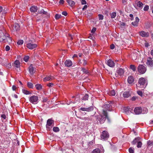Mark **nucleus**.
<instances>
[{
	"instance_id": "obj_1",
	"label": "nucleus",
	"mask_w": 153,
	"mask_h": 153,
	"mask_svg": "<svg viewBox=\"0 0 153 153\" xmlns=\"http://www.w3.org/2000/svg\"><path fill=\"white\" fill-rule=\"evenodd\" d=\"M103 106V108L104 109L102 110V111L97 117V119L101 123H104L107 118L108 120L106 111H110L111 109V106Z\"/></svg>"
},
{
	"instance_id": "obj_2",
	"label": "nucleus",
	"mask_w": 153,
	"mask_h": 153,
	"mask_svg": "<svg viewBox=\"0 0 153 153\" xmlns=\"http://www.w3.org/2000/svg\"><path fill=\"white\" fill-rule=\"evenodd\" d=\"M1 34L0 36V42H7L10 43L12 42V40L8 35L5 33V30H3L2 32H1Z\"/></svg>"
},
{
	"instance_id": "obj_3",
	"label": "nucleus",
	"mask_w": 153,
	"mask_h": 153,
	"mask_svg": "<svg viewBox=\"0 0 153 153\" xmlns=\"http://www.w3.org/2000/svg\"><path fill=\"white\" fill-rule=\"evenodd\" d=\"M54 125V121L51 119H48L47 122L46 127L48 130L51 129L52 127Z\"/></svg>"
},
{
	"instance_id": "obj_4",
	"label": "nucleus",
	"mask_w": 153,
	"mask_h": 153,
	"mask_svg": "<svg viewBox=\"0 0 153 153\" xmlns=\"http://www.w3.org/2000/svg\"><path fill=\"white\" fill-rule=\"evenodd\" d=\"M109 134L106 131H103L100 135L101 139L103 140H106L109 138Z\"/></svg>"
},
{
	"instance_id": "obj_5",
	"label": "nucleus",
	"mask_w": 153,
	"mask_h": 153,
	"mask_svg": "<svg viewBox=\"0 0 153 153\" xmlns=\"http://www.w3.org/2000/svg\"><path fill=\"white\" fill-rule=\"evenodd\" d=\"M29 100L33 104H36L38 102V97L37 96H33L30 97Z\"/></svg>"
},
{
	"instance_id": "obj_6",
	"label": "nucleus",
	"mask_w": 153,
	"mask_h": 153,
	"mask_svg": "<svg viewBox=\"0 0 153 153\" xmlns=\"http://www.w3.org/2000/svg\"><path fill=\"white\" fill-rule=\"evenodd\" d=\"M146 70V69L145 66L143 65H140L138 67V72L141 74H143L145 73Z\"/></svg>"
},
{
	"instance_id": "obj_7",
	"label": "nucleus",
	"mask_w": 153,
	"mask_h": 153,
	"mask_svg": "<svg viewBox=\"0 0 153 153\" xmlns=\"http://www.w3.org/2000/svg\"><path fill=\"white\" fill-rule=\"evenodd\" d=\"M124 73V69L122 68H118L116 71L115 73L116 76L117 77L119 76H122L123 75Z\"/></svg>"
},
{
	"instance_id": "obj_8",
	"label": "nucleus",
	"mask_w": 153,
	"mask_h": 153,
	"mask_svg": "<svg viewBox=\"0 0 153 153\" xmlns=\"http://www.w3.org/2000/svg\"><path fill=\"white\" fill-rule=\"evenodd\" d=\"M133 108L131 106H125L123 108V111L126 113L129 111L133 113Z\"/></svg>"
},
{
	"instance_id": "obj_9",
	"label": "nucleus",
	"mask_w": 153,
	"mask_h": 153,
	"mask_svg": "<svg viewBox=\"0 0 153 153\" xmlns=\"http://www.w3.org/2000/svg\"><path fill=\"white\" fill-rule=\"evenodd\" d=\"M139 140V139L138 138H135L134 140L132 142V143L134 145L137 143V146L138 148H141L142 146V143L140 141H138Z\"/></svg>"
},
{
	"instance_id": "obj_10",
	"label": "nucleus",
	"mask_w": 153,
	"mask_h": 153,
	"mask_svg": "<svg viewBox=\"0 0 153 153\" xmlns=\"http://www.w3.org/2000/svg\"><path fill=\"white\" fill-rule=\"evenodd\" d=\"M134 111L136 114H139L142 112V108L140 107H137L135 108Z\"/></svg>"
},
{
	"instance_id": "obj_11",
	"label": "nucleus",
	"mask_w": 153,
	"mask_h": 153,
	"mask_svg": "<svg viewBox=\"0 0 153 153\" xmlns=\"http://www.w3.org/2000/svg\"><path fill=\"white\" fill-rule=\"evenodd\" d=\"M27 47L30 49H33L36 47L37 45L35 44L28 43L27 45Z\"/></svg>"
},
{
	"instance_id": "obj_12",
	"label": "nucleus",
	"mask_w": 153,
	"mask_h": 153,
	"mask_svg": "<svg viewBox=\"0 0 153 153\" xmlns=\"http://www.w3.org/2000/svg\"><path fill=\"white\" fill-rule=\"evenodd\" d=\"M122 94L124 98H128L131 96V94L130 91H127L124 92L123 93H121L120 95Z\"/></svg>"
},
{
	"instance_id": "obj_13",
	"label": "nucleus",
	"mask_w": 153,
	"mask_h": 153,
	"mask_svg": "<svg viewBox=\"0 0 153 153\" xmlns=\"http://www.w3.org/2000/svg\"><path fill=\"white\" fill-rule=\"evenodd\" d=\"M93 109V107L91 106L88 108H81L80 109L82 111H92Z\"/></svg>"
},
{
	"instance_id": "obj_14",
	"label": "nucleus",
	"mask_w": 153,
	"mask_h": 153,
	"mask_svg": "<svg viewBox=\"0 0 153 153\" xmlns=\"http://www.w3.org/2000/svg\"><path fill=\"white\" fill-rule=\"evenodd\" d=\"M139 33L140 35L143 37H147L149 35V33L146 32L144 31H141Z\"/></svg>"
},
{
	"instance_id": "obj_15",
	"label": "nucleus",
	"mask_w": 153,
	"mask_h": 153,
	"mask_svg": "<svg viewBox=\"0 0 153 153\" xmlns=\"http://www.w3.org/2000/svg\"><path fill=\"white\" fill-rule=\"evenodd\" d=\"M127 81L128 83L130 84L134 83V77L131 76H129L128 77Z\"/></svg>"
},
{
	"instance_id": "obj_16",
	"label": "nucleus",
	"mask_w": 153,
	"mask_h": 153,
	"mask_svg": "<svg viewBox=\"0 0 153 153\" xmlns=\"http://www.w3.org/2000/svg\"><path fill=\"white\" fill-rule=\"evenodd\" d=\"M107 64L110 67H113L115 65V63L112 60L109 59L107 62Z\"/></svg>"
},
{
	"instance_id": "obj_17",
	"label": "nucleus",
	"mask_w": 153,
	"mask_h": 153,
	"mask_svg": "<svg viewBox=\"0 0 153 153\" xmlns=\"http://www.w3.org/2000/svg\"><path fill=\"white\" fill-rule=\"evenodd\" d=\"M147 64L150 67H152L153 66V61L151 58H149L148 59Z\"/></svg>"
},
{
	"instance_id": "obj_18",
	"label": "nucleus",
	"mask_w": 153,
	"mask_h": 153,
	"mask_svg": "<svg viewBox=\"0 0 153 153\" xmlns=\"http://www.w3.org/2000/svg\"><path fill=\"white\" fill-rule=\"evenodd\" d=\"M13 28L14 31H16L19 30L20 26L18 24L15 23Z\"/></svg>"
},
{
	"instance_id": "obj_19",
	"label": "nucleus",
	"mask_w": 153,
	"mask_h": 153,
	"mask_svg": "<svg viewBox=\"0 0 153 153\" xmlns=\"http://www.w3.org/2000/svg\"><path fill=\"white\" fill-rule=\"evenodd\" d=\"M138 82L140 85H143L146 82V80L144 78L141 77L139 79Z\"/></svg>"
},
{
	"instance_id": "obj_20",
	"label": "nucleus",
	"mask_w": 153,
	"mask_h": 153,
	"mask_svg": "<svg viewBox=\"0 0 153 153\" xmlns=\"http://www.w3.org/2000/svg\"><path fill=\"white\" fill-rule=\"evenodd\" d=\"M139 21V18L137 17L135 18V21L134 22H132V25L134 27H136L138 26V22Z\"/></svg>"
},
{
	"instance_id": "obj_21",
	"label": "nucleus",
	"mask_w": 153,
	"mask_h": 153,
	"mask_svg": "<svg viewBox=\"0 0 153 153\" xmlns=\"http://www.w3.org/2000/svg\"><path fill=\"white\" fill-rule=\"evenodd\" d=\"M137 53L136 52H134L132 53L131 56L132 59L134 60H136L137 59Z\"/></svg>"
},
{
	"instance_id": "obj_22",
	"label": "nucleus",
	"mask_w": 153,
	"mask_h": 153,
	"mask_svg": "<svg viewBox=\"0 0 153 153\" xmlns=\"http://www.w3.org/2000/svg\"><path fill=\"white\" fill-rule=\"evenodd\" d=\"M65 64L66 66L69 67L72 66V62L71 60H66L65 62Z\"/></svg>"
},
{
	"instance_id": "obj_23",
	"label": "nucleus",
	"mask_w": 153,
	"mask_h": 153,
	"mask_svg": "<svg viewBox=\"0 0 153 153\" xmlns=\"http://www.w3.org/2000/svg\"><path fill=\"white\" fill-rule=\"evenodd\" d=\"M37 10V7L36 6H33L30 8V10L32 12H36Z\"/></svg>"
},
{
	"instance_id": "obj_24",
	"label": "nucleus",
	"mask_w": 153,
	"mask_h": 153,
	"mask_svg": "<svg viewBox=\"0 0 153 153\" xmlns=\"http://www.w3.org/2000/svg\"><path fill=\"white\" fill-rule=\"evenodd\" d=\"M29 70L30 73L32 75L34 73V69L33 65L32 64H31L29 68Z\"/></svg>"
},
{
	"instance_id": "obj_25",
	"label": "nucleus",
	"mask_w": 153,
	"mask_h": 153,
	"mask_svg": "<svg viewBox=\"0 0 153 153\" xmlns=\"http://www.w3.org/2000/svg\"><path fill=\"white\" fill-rule=\"evenodd\" d=\"M79 63L82 64L83 66H85L87 64V61L85 59H83L82 60H80L79 61Z\"/></svg>"
},
{
	"instance_id": "obj_26",
	"label": "nucleus",
	"mask_w": 153,
	"mask_h": 153,
	"mask_svg": "<svg viewBox=\"0 0 153 153\" xmlns=\"http://www.w3.org/2000/svg\"><path fill=\"white\" fill-rule=\"evenodd\" d=\"M14 66L17 68L20 67V62L19 60H16L14 62Z\"/></svg>"
},
{
	"instance_id": "obj_27",
	"label": "nucleus",
	"mask_w": 153,
	"mask_h": 153,
	"mask_svg": "<svg viewBox=\"0 0 153 153\" xmlns=\"http://www.w3.org/2000/svg\"><path fill=\"white\" fill-rule=\"evenodd\" d=\"M35 87L38 90H41L42 89V86L40 84H37L35 85Z\"/></svg>"
},
{
	"instance_id": "obj_28",
	"label": "nucleus",
	"mask_w": 153,
	"mask_h": 153,
	"mask_svg": "<svg viewBox=\"0 0 153 153\" xmlns=\"http://www.w3.org/2000/svg\"><path fill=\"white\" fill-rule=\"evenodd\" d=\"M116 102L114 101H110L105 104V105H116Z\"/></svg>"
},
{
	"instance_id": "obj_29",
	"label": "nucleus",
	"mask_w": 153,
	"mask_h": 153,
	"mask_svg": "<svg viewBox=\"0 0 153 153\" xmlns=\"http://www.w3.org/2000/svg\"><path fill=\"white\" fill-rule=\"evenodd\" d=\"M52 79L51 76H46L43 79V81L44 82L50 81Z\"/></svg>"
},
{
	"instance_id": "obj_30",
	"label": "nucleus",
	"mask_w": 153,
	"mask_h": 153,
	"mask_svg": "<svg viewBox=\"0 0 153 153\" xmlns=\"http://www.w3.org/2000/svg\"><path fill=\"white\" fill-rule=\"evenodd\" d=\"M67 2L71 6H72L75 4V3L74 1L71 0H68Z\"/></svg>"
},
{
	"instance_id": "obj_31",
	"label": "nucleus",
	"mask_w": 153,
	"mask_h": 153,
	"mask_svg": "<svg viewBox=\"0 0 153 153\" xmlns=\"http://www.w3.org/2000/svg\"><path fill=\"white\" fill-rule=\"evenodd\" d=\"M91 153H100V150L98 148H97L94 149Z\"/></svg>"
},
{
	"instance_id": "obj_32",
	"label": "nucleus",
	"mask_w": 153,
	"mask_h": 153,
	"mask_svg": "<svg viewBox=\"0 0 153 153\" xmlns=\"http://www.w3.org/2000/svg\"><path fill=\"white\" fill-rule=\"evenodd\" d=\"M109 95L111 96H114L116 94L115 91L114 90H111L108 93Z\"/></svg>"
},
{
	"instance_id": "obj_33",
	"label": "nucleus",
	"mask_w": 153,
	"mask_h": 153,
	"mask_svg": "<svg viewBox=\"0 0 153 153\" xmlns=\"http://www.w3.org/2000/svg\"><path fill=\"white\" fill-rule=\"evenodd\" d=\"M88 94H85L82 97V100H88Z\"/></svg>"
},
{
	"instance_id": "obj_34",
	"label": "nucleus",
	"mask_w": 153,
	"mask_h": 153,
	"mask_svg": "<svg viewBox=\"0 0 153 153\" xmlns=\"http://www.w3.org/2000/svg\"><path fill=\"white\" fill-rule=\"evenodd\" d=\"M81 69L82 72L85 74H87L88 73V70L84 68H81Z\"/></svg>"
},
{
	"instance_id": "obj_35",
	"label": "nucleus",
	"mask_w": 153,
	"mask_h": 153,
	"mask_svg": "<svg viewBox=\"0 0 153 153\" xmlns=\"http://www.w3.org/2000/svg\"><path fill=\"white\" fill-rule=\"evenodd\" d=\"M130 68L133 71H135L136 70V67L134 65H130Z\"/></svg>"
},
{
	"instance_id": "obj_36",
	"label": "nucleus",
	"mask_w": 153,
	"mask_h": 153,
	"mask_svg": "<svg viewBox=\"0 0 153 153\" xmlns=\"http://www.w3.org/2000/svg\"><path fill=\"white\" fill-rule=\"evenodd\" d=\"M110 16H111V18H114L116 16V13L115 12H112L110 14Z\"/></svg>"
},
{
	"instance_id": "obj_37",
	"label": "nucleus",
	"mask_w": 153,
	"mask_h": 153,
	"mask_svg": "<svg viewBox=\"0 0 153 153\" xmlns=\"http://www.w3.org/2000/svg\"><path fill=\"white\" fill-rule=\"evenodd\" d=\"M22 91L24 94L26 95L29 94H30V93L29 91H27V90L25 89H22Z\"/></svg>"
},
{
	"instance_id": "obj_38",
	"label": "nucleus",
	"mask_w": 153,
	"mask_h": 153,
	"mask_svg": "<svg viewBox=\"0 0 153 153\" xmlns=\"http://www.w3.org/2000/svg\"><path fill=\"white\" fill-rule=\"evenodd\" d=\"M27 86L30 88H33V84L30 82H28L27 83Z\"/></svg>"
},
{
	"instance_id": "obj_39",
	"label": "nucleus",
	"mask_w": 153,
	"mask_h": 153,
	"mask_svg": "<svg viewBox=\"0 0 153 153\" xmlns=\"http://www.w3.org/2000/svg\"><path fill=\"white\" fill-rule=\"evenodd\" d=\"M53 131L55 132H57L59 131V129L58 127H54L53 128Z\"/></svg>"
},
{
	"instance_id": "obj_40",
	"label": "nucleus",
	"mask_w": 153,
	"mask_h": 153,
	"mask_svg": "<svg viewBox=\"0 0 153 153\" xmlns=\"http://www.w3.org/2000/svg\"><path fill=\"white\" fill-rule=\"evenodd\" d=\"M61 16V15L57 14L55 16V18L57 20L60 19Z\"/></svg>"
},
{
	"instance_id": "obj_41",
	"label": "nucleus",
	"mask_w": 153,
	"mask_h": 153,
	"mask_svg": "<svg viewBox=\"0 0 153 153\" xmlns=\"http://www.w3.org/2000/svg\"><path fill=\"white\" fill-rule=\"evenodd\" d=\"M137 6L139 7H142L143 5V4L140 1H138L137 2Z\"/></svg>"
},
{
	"instance_id": "obj_42",
	"label": "nucleus",
	"mask_w": 153,
	"mask_h": 153,
	"mask_svg": "<svg viewBox=\"0 0 153 153\" xmlns=\"http://www.w3.org/2000/svg\"><path fill=\"white\" fill-rule=\"evenodd\" d=\"M39 13L40 14H47V12L45 11L43 9H42L40 11Z\"/></svg>"
},
{
	"instance_id": "obj_43",
	"label": "nucleus",
	"mask_w": 153,
	"mask_h": 153,
	"mask_svg": "<svg viewBox=\"0 0 153 153\" xmlns=\"http://www.w3.org/2000/svg\"><path fill=\"white\" fill-rule=\"evenodd\" d=\"M23 43V41L22 40H20L17 42V44L18 45H22Z\"/></svg>"
},
{
	"instance_id": "obj_44",
	"label": "nucleus",
	"mask_w": 153,
	"mask_h": 153,
	"mask_svg": "<svg viewBox=\"0 0 153 153\" xmlns=\"http://www.w3.org/2000/svg\"><path fill=\"white\" fill-rule=\"evenodd\" d=\"M42 102H46L48 101V99L47 97H42Z\"/></svg>"
},
{
	"instance_id": "obj_45",
	"label": "nucleus",
	"mask_w": 153,
	"mask_h": 153,
	"mask_svg": "<svg viewBox=\"0 0 153 153\" xmlns=\"http://www.w3.org/2000/svg\"><path fill=\"white\" fill-rule=\"evenodd\" d=\"M29 58V57L28 56H26L24 57V60L25 62H27L28 61Z\"/></svg>"
},
{
	"instance_id": "obj_46",
	"label": "nucleus",
	"mask_w": 153,
	"mask_h": 153,
	"mask_svg": "<svg viewBox=\"0 0 153 153\" xmlns=\"http://www.w3.org/2000/svg\"><path fill=\"white\" fill-rule=\"evenodd\" d=\"M99 20H103V16L101 14H99L98 15Z\"/></svg>"
},
{
	"instance_id": "obj_47",
	"label": "nucleus",
	"mask_w": 153,
	"mask_h": 153,
	"mask_svg": "<svg viewBox=\"0 0 153 153\" xmlns=\"http://www.w3.org/2000/svg\"><path fill=\"white\" fill-rule=\"evenodd\" d=\"M128 151L130 153H134V149L131 148L129 149Z\"/></svg>"
},
{
	"instance_id": "obj_48",
	"label": "nucleus",
	"mask_w": 153,
	"mask_h": 153,
	"mask_svg": "<svg viewBox=\"0 0 153 153\" xmlns=\"http://www.w3.org/2000/svg\"><path fill=\"white\" fill-rule=\"evenodd\" d=\"M138 94L141 97H142L143 95V93L142 91H137Z\"/></svg>"
},
{
	"instance_id": "obj_49",
	"label": "nucleus",
	"mask_w": 153,
	"mask_h": 153,
	"mask_svg": "<svg viewBox=\"0 0 153 153\" xmlns=\"http://www.w3.org/2000/svg\"><path fill=\"white\" fill-rule=\"evenodd\" d=\"M79 95H78L76 96L75 98V100L76 101H77L78 102L79 101Z\"/></svg>"
},
{
	"instance_id": "obj_50",
	"label": "nucleus",
	"mask_w": 153,
	"mask_h": 153,
	"mask_svg": "<svg viewBox=\"0 0 153 153\" xmlns=\"http://www.w3.org/2000/svg\"><path fill=\"white\" fill-rule=\"evenodd\" d=\"M149 7L148 5H146L144 7L143 10L144 11H147L148 10Z\"/></svg>"
},
{
	"instance_id": "obj_51",
	"label": "nucleus",
	"mask_w": 153,
	"mask_h": 153,
	"mask_svg": "<svg viewBox=\"0 0 153 153\" xmlns=\"http://www.w3.org/2000/svg\"><path fill=\"white\" fill-rule=\"evenodd\" d=\"M120 25L121 27L124 26L126 25L125 23L123 22H120Z\"/></svg>"
},
{
	"instance_id": "obj_52",
	"label": "nucleus",
	"mask_w": 153,
	"mask_h": 153,
	"mask_svg": "<svg viewBox=\"0 0 153 153\" xmlns=\"http://www.w3.org/2000/svg\"><path fill=\"white\" fill-rule=\"evenodd\" d=\"M137 99V97L136 96H134L131 98V100L132 101H134Z\"/></svg>"
},
{
	"instance_id": "obj_53",
	"label": "nucleus",
	"mask_w": 153,
	"mask_h": 153,
	"mask_svg": "<svg viewBox=\"0 0 153 153\" xmlns=\"http://www.w3.org/2000/svg\"><path fill=\"white\" fill-rule=\"evenodd\" d=\"M81 2L82 4H86V1L85 0H81Z\"/></svg>"
},
{
	"instance_id": "obj_54",
	"label": "nucleus",
	"mask_w": 153,
	"mask_h": 153,
	"mask_svg": "<svg viewBox=\"0 0 153 153\" xmlns=\"http://www.w3.org/2000/svg\"><path fill=\"white\" fill-rule=\"evenodd\" d=\"M53 85V84L52 83H48L47 85L49 87H51Z\"/></svg>"
},
{
	"instance_id": "obj_55",
	"label": "nucleus",
	"mask_w": 153,
	"mask_h": 153,
	"mask_svg": "<svg viewBox=\"0 0 153 153\" xmlns=\"http://www.w3.org/2000/svg\"><path fill=\"white\" fill-rule=\"evenodd\" d=\"M10 50V47L8 45L6 46L5 47V50H6V51H9Z\"/></svg>"
},
{
	"instance_id": "obj_56",
	"label": "nucleus",
	"mask_w": 153,
	"mask_h": 153,
	"mask_svg": "<svg viewBox=\"0 0 153 153\" xmlns=\"http://www.w3.org/2000/svg\"><path fill=\"white\" fill-rule=\"evenodd\" d=\"M96 28L95 27H93L91 30V32L92 33H94L96 31Z\"/></svg>"
},
{
	"instance_id": "obj_57",
	"label": "nucleus",
	"mask_w": 153,
	"mask_h": 153,
	"mask_svg": "<svg viewBox=\"0 0 153 153\" xmlns=\"http://www.w3.org/2000/svg\"><path fill=\"white\" fill-rule=\"evenodd\" d=\"M62 14L65 16H66L67 15V13L66 11H63L62 13Z\"/></svg>"
},
{
	"instance_id": "obj_58",
	"label": "nucleus",
	"mask_w": 153,
	"mask_h": 153,
	"mask_svg": "<svg viewBox=\"0 0 153 153\" xmlns=\"http://www.w3.org/2000/svg\"><path fill=\"white\" fill-rule=\"evenodd\" d=\"M114 47H115V46L114 45L112 44H111V45H110V48L111 49H113L114 48Z\"/></svg>"
},
{
	"instance_id": "obj_59",
	"label": "nucleus",
	"mask_w": 153,
	"mask_h": 153,
	"mask_svg": "<svg viewBox=\"0 0 153 153\" xmlns=\"http://www.w3.org/2000/svg\"><path fill=\"white\" fill-rule=\"evenodd\" d=\"M64 0H60L59 1V3L61 4H63L64 3Z\"/></svg>"
},
{
	"instance_id": "obj_60",
	"label": "nucleus",
	"mask_w": 153,
	"mask_h": 153,
	"mask_svg": "<svg viewBox=\"0 0 153 153\" xmlns=\"http://www.w3.org/2000/svg\"><path fill=\"white\" fill-rule=\"evenodd\" d=\"M87 5H85L82 8L83 10H84L86 9L87 8Z\"/></svg>"
},
{
	"instance_id": "obj_61",
	"label": "nucleus",
	"mask_w": 153,
	"mask_h": 153,
	"mask_svg": "<svg viewBox=\"0 0 153 153\" xmlns=\"http://www.w3.org/2000/svg\"><path fill=\"white\" fill-rule=\"evenodd\" d=\"M129 16L130 17H131V20H133V14H130V15H129Z\"/></svg>"
},
{
	"instance_id": "obj_62",
	"label": "nucleus",
	"mask_w": 153,
	"mask_h": 153,
	"mask_svg": "<svg viewBox=\"0 0 153 153\" xmlns=\"http://www.w3.org/2000/svg\"><path fill=\"white\" fill-rule=\"evenodd\" d=\"M1 117L2 118H3L4 119H5L6 118V116L4 114H2L1 116Z\"/></svg>"
},
{
	"instance_id": "obj_63",
	"label": "nucleus",
	"mask_w": 153,
	"mask_h": 153,
	"mask_svg": "<svg viewBox=\"0 0 153 153\" xmlns=\"http://www.w3.org/2000/svg\"><path fill=\"white\" fill-rule=\"evenodd\" d=\"M16 87L15 86L13 85L12 86V89L13 90L15 91L16 90Z\"/></svg>"
},
{
	"instance_id": "obj_64",
	"label": "nucleus",
	"mask_w": 153,
	"mask_h": 153,
	"mask_svg": "<svg viewBox=\"0 0 153 153\" xmlns=\"http://www.w3.org/2000/svg\"><path fill=\"white\" fill-rule=\"evenodd\" d=\"M144 44H145V46L146 47H148L149 46L148 43L147 42H145V43Z\"/></svg>"
}]
</instances>
